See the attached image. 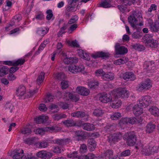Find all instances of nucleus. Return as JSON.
Instances as JSON below:
<instances>
[{
  "label": "nucleus",
  "mask_w": 159,
  "mask_h": 159,
  "mask_svg": "<svg viewBox=\"0 0 159 159\" xmlns=\"http://www.w3.org/2000/svg\"><path fill=\"white\" fill-rule=\"evenodd\" d=\"M152 36L150 34H146L143 38V39L145 43L146 46L148 48H156L158 45L157 41L152 38Z\"/></svg>",
  "instance_id": "1"
},
{
  "label": "nucleus",
  "mask_w": 159,
  "mask_h": 159,
  "mask_svg": "<svg viewBox=\"0 0 159 159\" xmlns=\"http://www.w3.org/2000/svg\"><path fill=\"white\" fill-rule=\"evenodd\" d=\"M151 87V81L149 79H148L139 84L136 87V89L138 91L142 92L148 90Z\"/></svg>",
  "instance_id": "2"
},
{
  "label": "nucleus",
  "mask_w": 159,
  "mask_h": 159,
  "mask_svg": "<svg viewBox=\"0 0 159 159\" xmlns=\"http://www.w3.org/2000/svg\"><path fill=\"white\" fill-rule=\"evenodd\" d=\"M126 143L129 146H133L136 143L137 137L133 132H129L127 133Z\"/></svg>",
  "instance_id": "3"
},
{
  "label": "nucleus",
  "mask_w": 159,
  "mask_h": 159,
  "mask_svg": "<svg viewBox=\"0 0 159 159\" xmlns=\"http://www.w3.org/2000/svg\"><path fill=\"white\" fill-rule=\"evenodd\" d=\"M151 98L149 95H146L143 96L141 99L139 100V105L141 107H147L151 103Z\"/></svg>",
  "instance_id": "4"
},
{
  "label": "nucleus",
  "mask_w": 159,
  "mask_h": 159,
  "mask_svg": "<svg viewBox=\"0 0 159 159\" xmlns=\"http://www.w3.org/2000/svg\"><path fill=\"white\" fill-rule=\"evenodd\" d=\"M129 95L127 90L125 88L118 89L116 91V93L114 94L116 97L122 98H127Z\"/></svg>",
  "instance_id": "5"
},
{
  "label": "nucleus",
  "mask_w": 159,
  "mask_h": 159,
  "mask_svg": "<svg viewBox=\"0 0 159 159\" xmlns=\"http://www.w3.org/2000/svg\"><path fill=\"white\" fill-rule=\"evenodd\" d=\"M122 137V134L120 133H115L109 135L108 137L107 140L111 143H115V142L121 139Z\"/></svg>",
  "instance_id": "6"
},
{
  "label": "nucleus",
  "mask_w": 159,
  "mask_h": 159,
  "mask_svg": "<svg viewBox=\"0 0 159 159\" xmlns=\"http://www.w3.org/2000/svg\"><path fill=\"white\" fill-rule=\"evenodd\" d=\"M99 99L101 102L104 103L110 102L112 100L111 95L105 93H103L100 94Z\"/></svg>",
  "instance_id": "7"
},
{
  "label": "nucleus",
  "mask_w": 159,
  "mask_h": 159,
  "mask_svg": "<svg viewBox=\"0 0 159 159\" xmlns=\"http://www.w3.org/2000/svg\"><path fill=\"white\" fill-rule=\"evenodd\" d=\"M115 47L116 53L117 54L124 55L128 52L127 48L123 46H120L119 43L116 44Z\"/></svg>",
  "instance_id": "8"
},
{
  "label": "nucleus",
  "mask_w": 159,
  "mask_h": 159,
  "mask_svg": "<svg viewBox=\"0 0 159 159\" xmlns=\"http://www.w3.org/2000/svg\"><path fill=\"white\" fill-rule=\"evenodd\" d=\"M36 155L38 157L42 159H49L52 156V153L43 151L38 152Z\"/></svg>",
  "instance_id": "9"
},
{
  "label": "nucleus",
  "mask_w": 159,
  "mask_h": 159,
  "mask_svg": "<svg viewBox=\"0 0 159 159\" xmlns=\"http://www.w3.org/2000/svg\"><path fill=\"white\" fill-rule=\"evenodd\" d=\"M23 152V151L22 149H15L11 153L12 158L14 159H20L22 157Z\"/></svg>",
  "instance_id": "10"
},
{
  "label": "nucleus",
  "mask_w": 159,
  "mask_h": 159,
  "mask_svg": "<svg viewBox=\"0 0 159 159\" xmlns=\"http://www.w3.org/2000/svg\"><path fill=\"white\" fill-rule=\"evenodd\" d=\"M122 77L124 80L127 81L129 80L133 81L136 79L135 75L131 72H128L124 73Z\"/></svg>",
  "instance_id": "11"
},
{
  "label": "nucleus",
  "mask_w": 159,
  "mask_h": 159,
  "mask_svg": "<svg viewBox=\"0 0 159 159\" xmlns=\"http://www.w3.org/2000/svg\"><path fill=\"white\" fill-rule=\"evenodd\" d=\"M80 127L86 130L92 131L95 129L94 125L92 124L89 123H80Z\"/></svg>",
  "instance_id": "12"
},
{
  "label": "nucleus",
  "mask_w": 159,
  "mask_h": 159,
  "mask_svg": "<svg viewBox=\"0 0 159 159\" xmlns=\"http://www.w3.org/2000/svg\"><path fill=\"white\" fill-rule=\"evenodd\" d=\"M109 54L103 52H95L92 55V56L95 59H96L98 57H101L103 59L107 58L108 57Z\"/></svg>",
  "instance_id": "13"
},
{
  "label": "nucleus",
  "mask_w": 159,
  "mask_h": 159,
  "mask_svg": "<svg viewBox=\"0 0 159 159\" xmlns=\"http://www.w3.org/2000/svg\"><path fill=\"white\" fill-rule=\"evenodd\" d=\"M133 113L136 116H138L143 113V108L138 105H135L133 107Z\"/></svg>",
  "instance_id": "14"
},
{
  "label": "nucleus",
  "mask_w": 159,
  "mask_h": 159,
  "mask_svg": "<svg viewBox=\"0 0 159 159\" xmlns=\"http://www.w3.org/2000/svg\"><path fill=\"white\" fill-rule=\"evenodd\" d=\"M25 92V87L23 85H20L16 90V95L18 97H21L24 95Z\"/></svg>",
  "instance_id": "15"
},
{
  "label": "nucleus",
  "mask_w": 159,
  "mask_h": 159,
  "mask_svg": "<svg viewBox=\"0 0 159 159\" xmlns=\"http://www.w3.org/2000/svg\"><path fill=\"white\" fill-rule=\"evenodd\" d=\"M128 19L129 22L131 26L134 28H136V24L137 23V20L133 14L129 16L128 17Z\"/></svg>",
  "instance_id": "16"
},
{
  "label": "nucleus",
  "mask_w": 159,
  "mask_h": 159,
  "mask_svg": "<svg viewBox=\"0 0 159 159\" xmlns=\"http://www.w3.org/2000/svg\"><path fill=\"white\" fill-rule=\"evenodd\" d=\"M78 61V59L76 57H66L63 60L64 62L67 64L77 63Z\"/></svg>",
  "instance_id": "17"
},
{
  "label": "nucleus",
  "mask_w": 159,
  "mask_h": 159,
  "mask_svg": "<svg viewBox=\"0 0 159 159\" xmlns=\"http://www.w3.org/2000/svg\"><path fill=\"white\" fill-rule=\"evenodd\" d=\"M150 29L154 32H157L159 31V22L156 21L154 23H150Z\"/></svg>",
  "instance_id": "18"
},
{
  "label": "nucleus",
  "mask_w": 159,
  "mask_h": 159,
  "mask_svg": "<svg viewBox=\"0 0 159 159\" xmlns=\"http://www.w3.org/2000/svg\"><path fill=\"white\" fill-rule=\"evenodd\" d=\"M74 8V6H67L65 10L64 14L66 18H69L71 15V12L73 11Z\"/></svg>",
  "instance_id": "19"
},
{
  "label": "nucleus",
  "mask_w": 159,
  "mask_h": 159,
  "mask_svg": "<svg viewBox=\"0 0 159 159\" xmlns=\"http://www.w3.org/2000/svg\"><path fill=\"white\" fill-rule=\"evenodd\" d=\"M48 119V116H45L44 115H42L36 118L34 120L37 124H40L47 121Z\"/></svg>",
  "instance_id": "20"
},
{
  "label": "nucleus",
  "mask_w": 159,
  "mask_h": 159,
  "mask_svg": "<svg viewBox=\"0 0 159 159\" xmlns=\"http://www.w3.org/2000/svg\"><path fill=\"white\" fill-rule=\"evenodd\" d=\"M156 125L151 122L149 123L146 126V131L147 133H150L155 129Z\"/></svg>",
  "instance_id": "21"
},
{
  "label": "nucleus",
  "mask_w": 159,
  "mask_h": 159,
  "mask_svg": "<svg viewBox=\"0 0 159 159\" xmlns=\"http://www.w3.org/2000/svg\"><path fill=\"white\" fill-rule=\"evenodd\" d=\"M102 79L104 80L109 81L114 79L113 75L111 73L106 74L105 72L101 76Z\"/></svg>",
  "instance_id": "22"
},
{
  "label": "nucleus",
  "mask_w": 159,
  "mask_h": 159,
  "mask_svg": "<svg viewBox=\"0 0 159 159\" xmlns=\"http://www.w3.org/2000/svg\"><path fill=\"white\" fill-rule=\"evenodd\" d=\"M62 122L66 126L68 127L76 125L75 122L71 119L64 120Z\"/></svg>",
  "instance_id": "23"
},
{
  "label": "nucleus",
  "mask_w": 159,
  "mask_h": 159,
  "mask_svg": "<svg viewBox=\"0 0 159 159\" xmlns=\"http://www.w3.org/2000/svg\"><path fill=\"white\" fill-rule=\"evenodd\" d=\"M35 145L39 148H45L48 146L47 142L45 141H40L35 143Z\"/></svg>",
  "instance_id": "24"
},
{
  "label": "nucleus",
  "mask_w": 159,
  "mask_h": 159,
  "mask_svg": "<svg viewBox=\"0 0 159 159\" xmlns=\"http://www.w3.org/2000/svg\"><path fill=\"white\" fill-rule=\"evenodd\" d=\"M52 117L54 120L58 121L61 119L66 118V116L64 114L58 113L52 115Z\"/></svg>",
  "instance_id": "25"
},
{
  "label": "nucleus",
  "mask_w": 159,
  "mask_h": 159,
  "mask_svg": "<svg viewBox=\"0 0 159 159\" xmlns=\"http://www.w3.org/2000/svg\"><path fill=\"white\" fill-rule=\"evenodd\" d=\"M149 111L151 114L155 116H159V109L155 107H152L149 108Z\"/></svg>",
  "instance_id": "26"
},
{
  "label": "nucleus",
  "mask_w": 159,
  "mask_h": 159,
  "mask_svg": "<svg viewBox=\"0 0 159 159\" xmlns=\"http://www.w3.org/2000/svg\"><path fill=\"white\" fill-rule=\"evenodd\" d=\"M79 66H76L74 65H70L68 67L69 70L74 73L79 72Z\"/></svg>",
  "instance_id": "27"
},
{
  "label": "nucleus",
  "mask_w": 159,
  "mask_h": 159,
  "mask_svg": "<svg viewBox=\"0 0 159 159\" xmlns=\"http://www.w3.org/2000/svg\"><path fill=\"white\" fill-rule=\"evenodd\" d=\"M99 83L96 80H91L88 82V85L91 89H95L98 86Z\"/></svg>",
  "instance_id": "28"
},
{
  "label": "nucleus",
  "mask_w": 159,
  "mask_h": 159,
  "mask_svg": "<svg viewBox=\"0 0 159 159\" xmlns=\"http://www.w3.org/2000/svg\"><path fill=\"white\" fill-rule=\"evenodd\" d=\"M48 31L47 29L44 30L42 28L40 27L38 28L36 33L38 36L42 37L47 33Z\"/></svg>",
  "instance_id": "29"
},
{
  "label": "nucleus",
  "mask_w": 159,
  "mask_h": 159,
  "mask_svg": "<svg viewBox=\"0 0 159 159\" xmlns=\"http://www.w3.org/2000/svg\"><path fill=\"white\" fill-rule=\"evenodd\" d=\"M113 154V152L111 150H106L103 153V156L105 157L106 158H108L111 159L112 158Z\"/></svg>",
  "instance_id": "30"
},
{
  "label": "nucleus",
  "mask_w": 159,
  "mask_h": 159,
  "mask_svg": "<svg viewBox=\"0 0 159 159\" xmlns=\"http://www.w3.org/2000/svg\"><path fill=\"white\" fill-rule=\"evenodd\" d=\"M88 142L89 145L92 146L91 147L90 150L92 151H94L96 146V142L93 139H88Z\"/></svg>",
  "instance_id": "31"
},
{
  "label": "nucleus",
  "mask_w": 159,
  "mask_h": 159,
  "mask_svg": "<svg viewBox=\"0 0 159 159\" xmlns=\"http://www.w3.org/2000/svg\"><path fill=\"white\" fill-rule=\"evenodd\" d=\"M131 46L132 48L139 51H142L145 49V48L143 45L137 43L133 44Z\"/></svg>",
  "instance_id": "32"
},
{
  "label": "nucleus",
  "mask_w": 159,
  "mask_h": 159,
  "mask_svg": "<svg viewBox=\"0 0 159 159\" xmlns=\"http://www.w3.org/2000/svg\"><path fill=\"white\" fill-rule=\"evenodd\" d=\"M139 118H136L134 117H131L130 118H128V123L133 124L134 123H138L142 122V120H139Z\"/></svg>",
  "instance_id": "33"
},
{
  "label": "nucleus",
  "mask_w": 159,
  "mask_h": 159,
  "mask_svg": "<svg viewBox=\"0 0 159 159\" xmlns=\"http://www.w3.org/2000/svg\"><path fill=\"white\" fill-rule=\"evenodd\" d=\"M90 93L89 90L84 87H80V95L83 96H87Z\"/></svg>",
  "instance_id": "34"
},
{
  "label": "nucleus",
  "mask_w": 159,
  "mask_h": 159,
  "mask_svg": "<svg viewBox=\"0 0 159 159\" xmlns=\"http://www.w3.org/2000/svg\"><path fill=\"white\" fill-rule=\"evenodd\" d=\"M112 103V107L113 108H118L120 107L122 104L120 100H113Z\"/></svg>",
  "instance_id": "35"
},
{
  "label": "nucleus",
  "mask_w": 159,
  "mask_h": 159,
  "mask_svg": "<svg viewBox=\"0 0 159 159\" xmlns=\"http://www.w3.org/2000/svg\"><path fill=\"white\" fill-rule=\"evenodd\" d=\"M104 113V111L101 109H95L93 112L94 116H101Z\"/></svg>",
  "instance_id": "36"
},
{
  "label": "nucleus",
  "mask_w": 159,
  "mask_h": 159,
  "mask_svg": "<svg viewBox=\"0 0 159 159\" xmlns=\"http://www.w3.org/2000/svg\"><path fill=\"white\" fill-rule=\"evenodd\" d=\"M68 97L69 98L73 101L76 102L79 100V95L77 94L70 93L68 94Z\"/></svg>",
  "instance_id": "37"
},
{
  "label": "nucleus",
  "mask_w": 159,
  "mask_h": 159,
  "mask_svg": "<svg viewBox=\"0 0 159 159\" xmlns=\"http://www.w3.org/2000/svg\"><path fill=\"white\" fill-rule=\"evenodd\" d=\"M45 73L43 72H41L39 75L37 80L38 84L39 85L42 82L44 79Z\"/></svg>",
  "instance_id": "38"
},
{
  "label": "nucleus",
  "mask_w": 159,
  "mask_h": 159,
  "mask_svg": "<svg viewBox=\"0 0 159 159\" xmlns=\"http://www.w3.org/2000/svg\"><path fill=\"white\" fill-rule=\"evenodd\" d=\"M89 115L84 112H80V121L81 122L86 121L88 120Z\"/></svg>",
  "instance_id": "39"
},
{
  "label": "nucleus",
  "mask_w": 159,
  "mask_h": 159,
  "mask_svg": "<svg viewBox=\"0 0 159 159\" xmlns=\"http://www.w3.org/2000/svg\"><path fill=\"white\" fill-rule=\"evenodd\" d=\"M13 106L11 103H7L5 106V110L7 112L11 113L13 109Z\"/></svg>",
  "instance_id": "40"
},
{
  "label": "nucleus",
  "mask_w": 159,
  "mask_h": 159,
  "mask_svg": "<svg viewBox=\"0 0 159 159\" xmlns=\"http://www.w3.org/2000/svg\"><path fill=\"white\" fill-rule=\"evenodd\" d=\"M80 141H83L87 139L88 136L87 132L83 131H80Z\"/></svg>",
  "instance_id": "41"
},
{
  "label": "nucleus",
  "mask_w": 159,
  "mask_h": 159,
  "mask_svg": "<svg viewBox=\"0 0 159 159\" xmlns=\"http://www.w3.org/2000/svg\"><path fill=\"white\" fill-rule=\"evenodd\" d=\"M121 116V114L120 112H115L111 116V118L112 120H116L118 119Z\"/></svg>",
  "instance_id": "42"
},
{
  "label": "nucleus",
  "mask_w": 159,
  "mask_h": 159,
  "mask_svg": "<svg viewBox=\"0 0 159 159\" xmlns=\"http://www.w3.org/2000/svg\"><path fill=\"white\" fill-rule=\"evenodd\" d=\"M67 43L71 46H72L74 47L78 48L79 47V44L78 43L76 40H73L72 41L68 40L67 41Z\"/></svg>",
  "instance_id": "43"
},
{
  "label": "nucleus",
  "mask_w": 159,
  "mask_h": 159,
  "mask_svg": "<svg viewBox=\"0 0 159 159\" xmlns=\"http://www.w3.org/2000/svg\"><path fill=\"white\" fill-rule=\"evenodd\" d=\"M25 61V59H19L17 60L14 61V66L22 65L24 64Z\"/></svg>",
  "instance_id": "44"
},
{
  "label": "nucleus",
  "mask_w": 159,
  "mask_h": 159,
  "mask_svg": "<svg viewBox=\"0 0 159 159\" xmlns=\"http://www.w3.org/2000/svg\"><path fill=\"white\" fill-rule=\"evenodd\" d=\"M8 69L6 66H3L0 69V75L1 76L6 75L7 73Z\"/></svg>",
  "instance_id": "45"
},
{
  "label": "nucleus",
  "mask_w": 159,
  "mask_h": 159,
  "mask_svg": "<svg viewBox=\"0 0 159 159\" xmlns=\"http://www.w3.org/2000/svg\"><path fill=\"white\" fill-rule=\"evenodd\" d=\"M78 152L77 151H74L71 154H69L67 155V157L70 158H78L79 159V157L77 155Z\"/></svg>",
  "instance_id": "46"
},
{
  "label": "nucleus",
  "mask_w": 159,
  "mask_h": 159,
  "mask_svg": "<svg viewBox=\"0 0 159 159\" xmlns=\"http://www.w3.org/2000/svg\"><path fill=\"white\" fill-rule=\"evenodd\" d=\"M44 129L45 127H43V128L35 129L34 130V132L36 134H44V133L46 132Z\"/></svg>",
  "instance_id": "47"
},
{
  "label": "nucleus",
  "mask_w": 159,
  "mask_h": 159,
  "mask_svg": "<svg viewBox=\"0 0 159 159\" xmlns=\"http://www.w3.org/2000/svg\"><path fill=\"white\" fill-rule=\"evenodd\" d=\"M142 33L137 31L133 33L132 36L134 39H139L142 36Z\"/></svg>",
  "instance_id": "48"
},
{
  "label": "nucleus",
  "mask_w": 159,
  "mask_h": 159,
  "mask_svg": "<svg viewBox=\"0 0 159 159\" xmlns=\"http://www.w3.org/2000/svg\"><path fill=\"white\" fill-rule=\"evenodd\" d=\"M89 56L86 53H84L83 50L80 49V57L88 60Z\"/></svg>",
  "instance_id": "49"
},
{
  "label": "nucleus",
  "mask_w": 159,
  "mask_h": 159,
  "mask_svg": "<svg viewBox=\"0 0 159 159\" xmlns=\"http://www.w3.org/2000/svg\"><path fill=\"white\" fill-rule=\"evenodd\" d=\"M46 13L47 14L46 17V19L48 20H51L53 16L52 10L50 9L46 11Z\"/></svg>",
  "instance_id": "50"
},
{
  "label": "nucleus",
  "mask_w": 159,
  "mask_h": 159,
  "mask_svg": "<svg viewBox=\"0 0 159 159\" xmlns=\"http://www.w3.org/2000/svg\"><path fill=\"white\" fill-rule=\"evenodd\" d=\"M54 98V96L51 94H48L44 100L45 102H52Z\"/></svg>",
  "instance_id": "51"
},
{
  "label": "nucleus",
  "mask_w": 159,
  "mask_h": 159,
  "mask_svg": "<svg viewBox=\"0 0 159 159\" xmlns=\"http://www.w3.org/2000/svg\"><path fill=\"white\" fill-rule=\"evenodd\" d=\"M65 74L63 73H58L57 75V79L59 80H64L66 78Z\"/></svg>",
  "instance_id": "52"
},
{
  "label": "nucleus",
  "mask_w": 159,
  "mask_h": 159,
  "mask_svg": "<svg viewBox=\"0 0 159 159\" xmlns=\"http://www.w3.org/2000/svg\"><path fill=\"white\" fill-rule=\"evenodd\" d=\"M56 126L47 127H45L44 129L46 131L56 132Z\"/></svg>",
  "instance_id": "53"
},
{
  "label": "nucleus",
  "mask_w": 159,
  "mask_h": 159,
  "mask_svg": "<svg viewBox=\"0 0 159 159\" xmlns=\"http://www.w3.org/2000/svg\"><path fill=\"white\" fill-rule=\"evenodd\" d=\"M110 5L111 4L109 2L106 1L101 2L100 4V6L101 7L104 8H107L110 7Z\"/></svg>",
  "instance_id": "54"
},
{
  "label": "nucleus",
  "mask_w": 159,
  "mask_h": 159,
  "mask_svg": "<svg viewBox=\"0 0 159 159\" xmlns=\"http://www.w3.org/2000/svg\"><path fill=\"white\" fill-rule=\"evenodd\" d=\"M61 87L62 89H65L68 86V81L66 80H63L61 82Z\"/></svg>",
  "instance_id": "55"
},
{
  "label": "nucleus",
  "mask_w": 159,
  "mask_h": 159,
  "mask_svg": "<svg viewBox=\"0 0 159 159\" xmlns=\"http://www.w3.org/2000/svg\"><path fill=\"white\" fill-rule=\"evenodd\" d=\"M128 118L127 117L122 118L120 120L119 124L120 125H122L124 124H128Z\"/></svg>",
  "instance_id": "56"
},
{
  "label": "nucleus",
  "mask_w": 159,
  "mask_h": 159,
  "mask_svg": "<svg viewBox=\"0 0 159 159\" xmlns=\"http://www.w3.org/2000/svg\"><path fill=\"white\" fill-rule=\"evenodd\" d=\"M79 0H68V6H75L76 3L77 2H78Z\"/></svg>",
  "instance_id": "57"
},
{
  "label": "nucleus",
  "mask_w": 159,
  "mask_h": 159,
  "mask_svg": "<svg viewBox=\"0 0 159 159\" xmlns=\"http://www.w3.org/2000/svg\"><path fill=\"white\" fill-rule=\"evenodd\" d=\"M31 130L30 128H25L21 131V133L23 134L29 135L31 133Z\"/></svg>",
  "instance_id": "58"
},
{
  "label": "nucleus",
  "mask_w": 159,
  "mask_h": 159,
  "mask_svg": "<svg viewBox=\"0 0 159 159\" xmlns=\"http://www.w3.org/2000/svg\"><path fill=\"white\" fill-rule=\"evenodd\" d=\"M77 27L76 24H74L71 25L68 30V33L71 34L73 31Z\"/></svg>",
  "instance_id": "59"
},
{
  "label": "nucleus",
  "mask_w": 159,
  "mask_h": 159,
  "mask_svg": "<svg viewBox=\"0 0 159 159\" xmlns=\"http://www.w3.org/2000/svg\"><path fill=\"white\" fill-rule=\"evenodd\" d=\"M87 150L86 145L85 144H82L80 147V152L85 153Z\"/></svg>",
  "instance_id": "60"
},
{
  "label": "nucleus",
  "mask_w": 159,
  "mask_h": 159,
  "mask_svg": "<svg viewBox=\"0 0 159 159\" xmlns=\"http://www.w3.org/2000/svg\"><path fill=\"white\" fill-rule=\"evenodd\" d=\"M130 154V151L129 150L127 149L123 152L121 154L122 157H126Z\"/></svg>",
  "instance_id": "61"
},
{
  "label": "nucleus",
  "mask_w": 159,
  "mask_h": 159,
  "mask_svg": "<svg viewBox=\"0 0 159 159\" xmlns=\"http://www.w3.org/2000/svg\"><path fill=\"white\" fill-rule=\"evenodd\" d=\"M121 2L125 6L130 5L131 4L132 2L133 1H131V0H121Z\"/></svg>",
  "instance_id": "62"
},
{
  "label": "nucleus",
  "mask_w": 159,
  "mask_h": 159,
  "mask_svg": "<svg viewBox=\"0 0 159 159\" xmlns=\"http://www.w3.org/2000/svg\"><path fill=\"white\" fill-rule=\"evenodd\" d=\"M38 91L37 90H30L26 94L28 97H30L34 95Z\"/></svg>",
  "instance_id": "63"
},
{
  "label": "nucleus",
  "mask_w": 159,
  "mask_h": 159,
  "mask_svg": "<svg viewBox=\"0 0 159 159\" xmlns=\"http://www.w3.org/2000/svg\"><path fill=\"white\" fill-rule=\"evenodd\" d=\"M104 73L105 72L102 69L96 70L95 71V74L97 76H100L101 74L103 75Z\"/></svg>",
  "instance_id": "64"
}]
</instances>
